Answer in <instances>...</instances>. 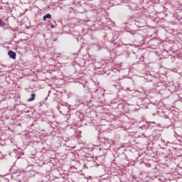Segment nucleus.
Instances as JSON below:
<instances>
[{
	"label": "nucleus",
	"mask_w": 182,
	"mask_h": 182,
	"mask_svg": "<svg viewBox=\"0 0 182 182\" xmlns=\"http://www.w3.org/2000/svg\"><path fill=\"white\" fill-rule=\"evenodd\" d=\"M52 18V16L50 14H47L46 15L43 16V21H46V19H50Z\"/></svg>",
	"instance_id": "nucleus-2"
},
{
	"label": "nucleus",
	"mask_w": 182,
	"mask_h": 182,
	"mask_svg": "<svg viewBox=\"0 0 182 182\" xmlns=\"http://www.w3.org/2000/svg\"><path fill=\"white\" fill-rule=\"evenodd\" d=\"M35 93L31 94V97L28 99V102H33V100H35Z\"/></svg>",
	"instance_id": "nucleus-3"
},
{
	"label": "nucleus",
	"mask_w": 182,
	"mask_h": 182,
	"mask_svg": "<svg viewBox=\"0 0 182 182\" xmlns=\"http://www.w3.org/2000/svg\"><path fill=\"white\" fill-rule=\"evenodd\" d=\"M0 26L4 28L5 26V23L2 22V19L0 18Z\"/></svg>",
	"instance_id": "nucleus-4"
},
{
	"label": "nucleus",
	"mask_w": 182,
	"mask_h": 182,
	"mask_svg": "<svg viewBox=\"0 0 182 182\" xmlns=\"http://www.w3.org/2000/svg\"><path fill=\"white\" fill-rule=\"evenodd\" d=\"M65 141H68V139H65Z\"/></svg>",
	"instance_id": "nucleus-11"
},
{
	"label": "nucleus",
	"mask_w": 182,
	"mask_h": 182,
	"mask_svg": "<svg viewBox=\"0 0 182 182\" xmlns=\"http://www.w3.org/2000/svg\"><path fill=\"white\" fill-rule=\"evenodd\" d=\"M1 66H4V68H6V65H4V64H0Z\"/></svg>",
	"instance_id": "nucleus-8"
},
{
	"label": "nucleus",
	"mask_w": 182,
	"mask_h": 182,
	"mask_svg": "<svg viewBox=\"0 0 182 182\" xmlns=\"http://www.w3.org/2000/svg\"><path fill=\"white\" fill-rule=\"evenodd\" d=\"M8 55L11 59H16V53L15 52L9 50Z\"/></svg>",
	"instance_id": "nucleus-1"
},
{
	"label": "nucleus",
	"mask_w": 182,
	"mask_h": 182,
	"mask_svg": "<svg viewBox=\"0 0 182 182\" xmlns=\"http://www.w3.org/2000/svg\"><path fill=\"white\" fill-rule=\"evenodd\" d=\"M130 46H132V44H129Z\"/></svg>",
	"instance_id": "nucleus-10"
},
{
	"label": "nucleus",
	"mask_w": 182,
	"mask_h": 182,
	"mask_svg": "<svg viewBox=\"0 0 182 182\" xmlns=\"http://www.w3.org/2000/svg\"><path fill=\"white\" fill-rule=\"evenodd\" d=\"M50 28H51V29H53L55 28V25L50 24Z\"/></svg>",
	"instance_id": "nucleus-7"
},
{
	"label": "nucleus",
	"mask_w": 182,
	"mask_h": 182,
	"mask_svg": "<svg viewBox=\"0 0 182 182\" xmlns=\"http://www.w3.org/2000/svg\"><path fill=\"white\" fill-rule=\"evenodd\" d=\"M50 94V91H48V96H49Z\"/></svg>",
	"instance_id": "nucleus-9"
},
{
	"label": "nucleus",
	"mask_w": 182,
	"mask_h": 182,
	"mask_svg": "<svg viewBox=\"0 0 182 182\" xmlns=\"http://www.w3.org/2000/svg\"><path fill=\"white\" fill-rule=\"evenodd\" d=\"M19 182H26V178L21 179V180L19 181Z\"/></svg>",
	"instance_id": "nucleus-6"
},
{
	"label": "nucleus",
	"mask_w": 182,
	"mask_h": 182,
	"mask_svg": "<svg viewBox=\"0 0 182 182\" xmlns=\"http://www.w3.org/2000/svg\"><path fill=\"white\" fill-rule=\"evenodd\" d=\"M18 126H21V124H18Z\"/></svg>",
	"instance_id": "nucleus-12"
},
{
	"label": "nucleus",
	"mask_w": 182,
	"mask_h": 182,
	"mask_svg": "<svg viewBox=\"0 0 182 182\" xmlns=\"http://www.w3.org/2000/svg\"><path fill=\"white\" fill-rule=\"evenodd\" d=\"M63 110H65L67 113H69V107H63Z\"/></svg>",
	"instance_id": "nucleus-5"
}]
</instances>
